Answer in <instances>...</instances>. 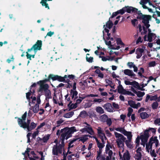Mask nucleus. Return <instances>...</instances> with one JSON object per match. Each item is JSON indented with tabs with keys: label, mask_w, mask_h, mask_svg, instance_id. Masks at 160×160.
I'll use <instances>...</instances> for the list:
<instances>
[{
	"label": "nucleus",
	"mask_w": 160,
	"mask_h": 160,
	"mask_svg": "<svg viewBox=\"0 0 160 160\" xmlns=\"http://www.w3.org/2000/svg\"><path fill=\"white\" fill-rule=\"evenodd\" d=\"M51 79H52L53 81L58 80L59 82L63 81L64 80V78H62L61 76L55 75L53 74H50L47 78L37 82V83L40 85V91L44 90V92H45L49 90L48 89L49 88L48 84H44V83L47 82H50Z\"/></svg>",
	"instance_id": "f257e3e1"
},
{
	"label": "nucleus",
	"mask_w": 160,
	"mask_h": 160,
	"mask_svg": "<svg viewBox=\"0 0 160 160\" xmlns=\"http://www.w3.org/2000/svg\"><path fill=\"white\" fill-rule=\"evenodd\" d=\"M115 137L117 138L116 140L117 145L118 147H123L124 146V142H125L127 147L130 149L133 148L132 142V140H126V138L122 134L117 132H114Z\"/></svg>",
	"instance_id": "f03ea898"
},
{
	"label": "nucleus",
	"mask_w": 160,
	"mask_h": 160,
	"mask_svg": "<svg viewBox=\"0 0 160 160\" xmlns=\"http://www.w3.org/2000/svg\"><path fill=\"white\" fill-rule=\"evenodd\" d=\"M77 131L76 127L74 126L70 128L65 127L60 130L61 132L60 137L67 140L69 138L72 137V134Z\"/></svg>",
	"instance_id": "7ed1b4c3"
},
{
	"label": "nucleus",
	"mask_w": 160,
	"mask_h": 160,
	"mask_svg": "<svg viewBox=\"0 0 160 160\" xmlns=\"http://www.w3.org/2000/svg\"><path fill=\"white\" fill-rule=\"evenodd\" d=\"M27 115V112H26L22 116L21 118L18 117H15V119H17L18 124L20 127L22 128L25 129L26 128H29V125L30 124L31 120L28 119L26 122L25 121L26 120Z\"/></svg>",
	"instance_id": "20e7f679"
},
{
	"label": "nucleus",
	"mask_w": 160,
	"mask_h": 160,
	"mask_svg": "<svg viewBox=\"0 0 160 160\" xmlns=\"http://www.w3.org/2000/svg\"><path fill=\"white\" fill-rule=\"evenodd\" d=\"M42 41L40 40H38L36 43L33 45L31 48L28 49V52H26L27 58L31 60V55L28 54V52H30L33 49L35 53L38 50H40L42 49Z\"/></svg>",
	"instance_id": "39448f33"
},
{
	"label": "nucleus",
	"mask_w": 160,
	"mask_h": 160,
	"mask_svg": "<svg viewBox=\"0 0 160 160\" xmlns=\"http://www.w3.org/2000/svg\"><path fill=\"white\" fill-rule=\"evenodd\" d=\"M30 150V148H27L25 152L22 153L24 156L25 159H27L28 158H29L30 160H35L36 159L39 158V157L33 151L30 152V155L29 153Z\"/></svg>",
	"instance_id": "423d86ee"
},
{
	"label": "nucleus",
	"mask_w": 160,
	"mask_h": 160,
	"mask_svg": "<svg viewBox=\"0 0 160 160\" xmlns=\"http://www.w3.org/2000/svg\"><path fill=\"white\" fill-rule=\"evenodd\" d=\"M62 152V146L61 144L57 146V145H54L52 150L53 155H58V153L61 154Z\"/></svg>",
	"instance_id": "0eeeda50"
},
{
	"label": "nucleus",
	"mask_w": 160,
	"mask_h": 160,
	"mask_svg": "<svg viewBox=\"0 0 160 160\" xmlns=\"http://www.w3.org/2000/svg\"><path fill=\"white\" fill-rule=\"evenodd\" d=\"M125 12L128 13H130L132 12L133 13H136L137 12L138 9L131 6L125 7Z\"/></svg>",
	"instance_id": "6e6552de"
},
{
	"label": "nucleus",
	"mask_w": 160,
	"mask_h": 160,
	"mask_svg": "<svg viewBox=\"0 0 160 160\" xmlns=\"http://www.w3.org/2000/svg\"><path fill=\"white\" fill-rule=\"evenodd\" d=\"M152 19V16L150 15L144 14L141 17H140L139 19L142 20V22L144 23L145 22H149Z\"/></svg>",
	"instance_id": "1a4fd4ad"
},
{
	"label": "nucleus",
	"mask_w": 160,
	"mask_h": 160,
	"mask_svg": "<svg viewBox=\"0 0 160 160\" xmlns=\"http://www.w3.org/2000/svg\"><path fill=\"white\" fill-rule=\"evenodd\" d=\"M103 107L108 112H113V109L111 104L110 103L105 104Z\"/></svg>",
	"instance_id": "9d476101"
},
{
	"label": "nucleus",
	"mask_w": 160,
	"mask_h": 160,
	"mask_svg": "<svg viewBox=\"0 0 160 160\" xmlns=\"http://www.w3.org/2000/svg\"><path fill=\"white\" fill-rule=\"evenodd\" d=\"M123 72L125 75H128L130 77H132L135 79H136L137 78H135V77L136 76V75L133 72L132 70L128 69H126L124 70Z\"/></svg>",
	"instance_id": "9b49d317"
},
{
	"label": "nucleus",
	"mask_w": 160,
	"mask_h": 160,
	"mask_svg": "<svg viewBox=\"0 0 160 160\" xmlns=\"http://www.w3.org/2000/svg\"><path fill=\"white\" fill-rule=\"evenodd\" d=\"M72 102L70 101L69 104L68 105V106L69 107L68 110V109H63L64 111L65 112L66 111H70L73 109L76 108L77 107L78 105L76 103H75L74 104H72Z\"/></svg>",
	"instance_id": "f8f14e48"
},
{
	"label": "nucleus",
	"mask_w": 160,
	"mask_h": 160,
	"mask_svg": "<svg viewBox=\"0 0 160 160\" xmlns=\"http://www.w3.org/2000/svg\"><path fill=\"white\" fill-rule=\"evenodd\" d=\"M123 134L127 136L128 141L132 140V132H131L127 131L125 130L123 132Z\"/></svg>",
	"instance_id": "ddd939ff"
},
{
	"label": "nucleus",
	"mask_w": 160,
	"mask_h": 160,
	"mask_svg": "<svg viewBox=\"0 0 160 160\" xmlns=\"http://www.w3.org/2000/svg\"><path fill=\"white\" fill-rule=\"evenodd\" d=\"M132 85L134 88H137L139 90L142 91H144V89L142 88L140 86L139 83L135 81L132 82Z\"/></svg>",
	"instance_id": "4468645a"
},
{
	"label": "nucleus",
	"mask_w": 160,
	"mask_h": 160,
	"mask_svg": "<svg viewBox=\"0 0 160 160\" xmlns=\"http://www.w3.org/2000/svg\"><path fill=\"white\" fill-rule=\"evenodd\" d=\"M97 131L98 135H101V136H103V139L104 138L105 140L107 139V138L105 136V134L103 132V131L101 130V127H98L97 129Z\"/></svg>",
	"instance_id": "2eb2a0df"
},
{
	"label": "nucleus",
	"mask_w": 160,
	"mask_h": 160,
	"mask_svg": "<svg viewBox=\"0 0 160 160\" xmlns=\"http://www.w3.org/2000/svg\"><path fill=\"white\" fill-rule=\"evenodd\" d=\"M149 132L148 128L145 130L143 134L141 135L140 137L148 139L150 136L149 133Z\"/></svg>",
	"instance_id": "dca6fc26"
},
{
	"label": "nucleus",
	"mask_w": 160,
	"mask_h": 160,
	"mask_svg": "<svg viewBox=\"0 0 160 160\" xmlns=\"http://www.w3.org/2000/svg\"><path fill=\"white\" fill-rule=\"evenodd\" d=\"M52 0H41L40 3L42 6H44L46 8H47L48 9H50L49 7L48 6V4L47 2L48 1H50Z\"/></svg>",
	"instance_id": "f3484780"
},
{
	"label": "nucleus",
	"mask_w": 160,
	"mask_h": 160,
	"mask_svg": "<svg viewBox=\"0 0 160 160\" xmlns=\"http://www.w3.org/2000/svg\"><path fill=\"white\" fill-rule=\"evenodd\" d=\"M113 25V22L112 21L110 20V19L109 18V20L106 22V25H104L103 26V28H104L105 26H106L107 28L110 29L112 28Z\"/></svg>",
	"instance_id": "a211bd4d"
},
{
	"label": "nucleus",
	"mask_w": 160,
	"mask_h": 160,
	"mask_svg": "<svg viewBox=\"0 0 160 160\" xmlns=\"http://www.w3.org/2000/svg\"><path fill=\"white\" fill-rule=\"evenodd\" d=\"M44 92L46 96V100L48 102V100L52 98L51 91L50 90H49L46 91Z\"/></svg>",
	"instance_id": "6ab92c4d"
},
{
	"label": "nucleus",
	"mask_w": 160,
	"mask_h": 160,
	"mask_svg": "<svg viewBox=\"0 0 160 160\" xmlns=\"http://www.w3.org/2000/svg\"><path fill=\"white\" fill-rule=\"evenodd\" d=\"M37 124L33 122H32L29 125V128H26L28 132L31 131L32 130L34 129L37 126Z\"/></svg>",
	"instance_id": "aec40b11"
},
{
	"label": "nucleus",
	"mask_w": 160,
	"mask_h": 160,
	"mask_svg": "<svg viewBox=\"0 0 160 160\" xmlns=\"http://www.w3.org/2000/svg\"><path fill=\"white\" fill-rule=\"evenodd\" d=\"M123 159L122 160H129L130 158V156L128 151L125 152L123 156Z\"/></svg>",
	"instance_id": "412c9836"
},
{
	"label": "nucleus",
	"mask_w": 160,
	"mask_h": 160,
	"mask_svg": "<svg viewBox=\"0 0 160 160\" xmlns=\"http://www.w3.org/2000/svg\"><path fill=\"white\" fill-rule=\"evenodd\" d=\"M154 137H153V136H152L150 138V139L149 142L148 143H147V144L149 145L150 146L149 149L150 150H152V144L154 143V142H152V141L154 142Z\"/></svg>",
	"instance_id": "4be33fe9"
},
{
	"label": "nucleus",
	"mask_w": 160,
	"mask_h": 160,
	"mask_svg": "<svg viewBox=\"0 0 160 160\" xmlns=\"http://www.w3.org/2000/svg\"><path fill=\"white\" fill-rule=\"evenodd\" d=\"M140 116L142 119H145L149 117V115L146 112H142L140 113Z\"/></svg>",
	"instance_id": "5701e85b"
},
{
	"label": "nucleus",
	"mask_w": 160,
	"mask_h": 160,
	"mask_svg": "<svg viewBox=\"0 0 160 160\" xmlns=\"http://www.w3.org/2000/svg\"><path fill=\"white\" fill-rule=\"evenodd\" d=\"M78 94V92L77 91H73L72 89H71L70 91V95L71 96L72 99H73L75 96H77Z\"/></svg>",
	"instance_id": "b1692460"
},
{
	"label": "nucleus",
	"mask_w": 160,
	"mask_h": 160,
	"mask_svg": "<svg viewBox=\"0 0 160 160\" xmlns=\"http://www.w3.org/2000/svg\"><path fill=\"white\" fill-rule=\"evenodd\" d=\"M74 112L73 111H71L63 115V117L66 118H70L74 115Z\"/></svg>",
	"instance_id": "393cba45"
},
{
	"label": "nucleus",
	"mask_w": 160,
	"mask_h": 160,
	"mask_svg": "<svg viewBox=\"0 0 160 160\" xmlns=\"http://www.w3.org/2000/svg\"><path fill=\"white\" fill-rule=\"evenodd\" d=\"M62 77L64 78V81H63V82H65L66 80L65 79H67V78H69L68 79H69H69L73 80L75 78V76H74V75L72 74L69 75L68 76L66 75H65L63 77Z\"/></svg>",
	"instance_id": "a878e982"
},
{
	"label": "nucleus",
	"mask_w": 160,
	"mask_h": 160,
	"mask_svg": "<svg viewBox=\"0 0 160 160\" xmlns=\"http://www.w3.org/2000/svg\"><path fill=\"white\" fill-rule=\"evenodd\" d=\"M96 111L97 112L101 114H103L104 112V110L101 107L99 106L97 107L96 108Z\"/></svg>",
	"instance_id": "bb28decb"
},
{
	"label": "nucleus",
	"mask_w": 160,
	"mask_h": 160,
	"mask_svg": "<svg viewBox=\"0 0 160 160\" xmlns=\"http://www.w3.org/2000/svg\"><path fill=\"white\" fill-rule=\"evenodd\" d=\"M140 139L141 140V144L142 145L143 147H145V145H146L148 139L142 138L140 137Z\"/></svg>",
	"instance_id": "cd10ccee"
},
{
	"label": "nucleus",
	"mask_w": 160,
	"mask_h": 160,
	"mask_svg": "<svg viewBox=\"0 0 160 160\" xmlns=\"http://www.w3.org/2000/svg\"><path fill=\"white\" fill-rule=\"evenodd\" d=\"M108 118V116L105 114L102 115L100 117L101 121L103 122H106Z\"/></svg>",
	"instance_id": "c85d7f7f"
},
{
	"label": "nucleus",
	"mask_w": 160,
	"mask_h": 160,
	"mask_svg": "<svg viewBox=\"0 0 160 160\" xmlns=\"http://www.w3.org/2000/svg\"><path fill=\"white\" fill-rule=\"evenodd\" d=\"M88 137V135H84L83 137H81L78 138L79 139L80 141H81L84 143L88 139V138L87 137Z\"/></svg>",
	"instance_id": "c756f323"
},
{
	"label": "nucleus",
	"mask_w": 160,
	"mask_h": 160,
	"mask_svg": "<svg viewBox=\"0 0 160 160\" xmlns=\"http://www.w3.org/2000/svg\"><path fill=\"white\" fill-rule=\"evenodd\" d=\"M128 104L131 107L134 108H136V104L134 101L132 100H129L128 101Z\"/></svg>",
	"instance_id": "7c9ffc66"
},
{
	"label": "nucleus",
	"mask_w": 160,
	"mask_h": 160,
	"mask_svg": "<svg viewBox=\"0 0 160 160\" xmlns=\"http://www.w3.org/2000/svg\"><path fill=\"white\" fill-rule=\"evenodd\" d=\"M50 136V135L49 134H48L42 138V140L43 141V142L44 143L47 142V141L49 139Z\"/></svg>",
	"instance_id": "2f4dec72"
},
{
	"label": "nucleus",
	"mask_w": 160,
	"mask_h": 160,
	"mask_svg": "<svg viewBox=\"0 0 160 160\" xmlns=\"http://www.w3.org/2000/svg\"><path fill=\"white\" fill-rule=\"evenodd\" d=\"M140 136H138L136 138L135 142L136 144V147L135 148H136L138 147L140 145Z\"/></svg>",
	"instance_id": "473e14b6"
},
{
	"label": "nucleus",
	"mask_w": 160,
	"mask_h": 160,
	"mask_svg": "<svg viewBox=\"0 0 160 160\" xmlns=\"http://www.w3.org/2000/svg\"><path fill=\"white\" fill-rule=\"evenodd\" d=\"M31 92H32V91L31 88L29 90V92L26 93V97L27 99L28 100L29 104L30 103V100L31 99V97H30V96L31 95Z\"/></svg>",
	"instance_id": "72a5a7b5"
},
{
	"label": "nucleus",
	"mask_w": 160,
	"mask_h": 160,
	"mask_svg": "<svg viewBox=\"0 0 160 160\" xmlns=\"http://www.w3.org/2000/svg\"><path fill=\"white\" fill-rule=\"evenodd\" d=\"M142 156V154L141 152H136L135 154V157L136 159L137 160H141Z\"/></svg>",
	"instance_id": "f704fd0d"
},
{
	"label": "nucleus",
	"mask_w": 160,
	"mask_h": 160,
	"mask_svg": "<svg viewBox=\"0 0 160 160\" xmlns=\"http://www.w3.org/2000/svg\"><path fill=\"white\" fill-rule=\"evenodd\" d=\"M39 105L36 104L33 108V111L34 113H37L39 110Z\"/></svg>",
	"instance_id": "c9c22d12"
},
{
	"label": "nucleus",
	"mask_w": 160,
	"mask_h": 160,
	"mask_svg": "<svg viewBox=\"0 0 160 160\" xmlns=\"http://www.w3.org/2000/svg\"><path fill=\"white\" fill-rule=\"evenodd\" d=\"M154 35L155 33H148V41L149 42H152V35Z\"/></svg>",
	"instance_id": "e433bc0d"
},
{
	"label": "nucleus",
	"mask_w": 160,
	"mask_h": 160,
	"mask_svg": "<svg viewBox=\"0 0 160 160\" xmlns=\"http://www.w3.org/2000/svg\"><path fill=\"white\" fill-rule=\"evenodd\" d=\"M117 43L118 45H121L123 46H124L125 44L122 42L120 38H118L116 39Z\"/></svg>",
	"instance_id": "4c0bfd02"
},
{
	"label": "nucleus",
	"mask_w": 160,
	"mask_h": 160,
	"mask_svg": "<svg viewBox=\"0 0 160 160\" xmlns=\"http://www.w3.org/2000/svg\"><path fill=\"white\" fill-rule=\"evenodd\" d=\"M144 50L143 49L138 48L136 50V53H138L142 55V53L144 52Z\"/></svg>",
	"instance_id": "58836bf2"
},
{
	"label": "nucleus",
	"mask_w": 160,
	"mask_h": 160,
	"mask_svg": "<svg viewBox=\"0 0 160 160\" xmlns=\"http://www.w3.org/2000/svg\"><path fill=\"white\" fill-rule=\"evenodd\" d=\"M87 115L86 111L85 110H83L81 111L79 115V116L82 118H84Z\"/></svg>",
	"instance_id": "ea45409f"
},
{
	"label": "nucleus",
	"mask_w": 160,
	"mask_h": 160,
	"mask_svg": "<svg viewBox=\"0 0 160 160\" xmlns=\"http://www.w3.org/2000/svg\"><path fill=\"white\" fill-rule=\"evenodd\" d=\"M158 106V104L157 102H153L152 105V108L153 109H157Z\"/></svg>",
	"instance_id": "a19ab883"
},
{
	"label": "nucleus",
	"mask_w": 160,
	"mask_h": 160,
	"mask_svg": "<svg viewBox=\"0 0 160 160\" xmlns=\"http://www.w3.org/2000/svg\"><path fill=\"white\" fill-rule=\"evenodd\" d=\"M137 94V96L139 98H141L145 94L144 92H141L140 91H138L137 92V93H136Z\"/></svg>",
	"instance_id": "79ce46f5"
},
{
	"label": "nucleus",
	"mask_w": 160,
	"mask_h": 160,
	"mask_svg": "<svg viewBox=\"0 0 160 160\" xmlns=\"http://www.w3.org/2000/svg\"><path fill=\"white\" fill-rule=\"evenodd\" d=\"M102 152V149H99V151H97V155L96 158V159H97V160H98L99 159V158L101 157V154Z\"/></svg>",
	"instance_id": "37998d69"
},
{
	"label": "nucleus",
	"mask_w": 160,
	"mask_h": 160,
	"mask_svg": "<svg viewBox=\"0 0 160 160\" xmlns=\"http://www.w3.org/2000/svg\"><path fill=\"white\" fill-rule=\"evenodd\" d=\"M70 82V80H69V79H67L65 82H65L68 83V84L67 87H66V88H70L72 87V84L70 83H69Z\"/></svg>",
	"instance_id": "c03bdc74"
},
{
	"label": "nucleus",
	"mask_w": 160,
	"mask_h": 160,
	"mask_svg": "<svg viewBox=\"0 0 160 160\" xmlns=\"http://www.w3.org/2000/svg\"><path fill=\"white\" fill-rule=\"evenodd\" d=\"M117 88L118 92L119 93H120L124 89L122 85H119L118 86Z\"/></svg>",
	"instance_id": "a18cd8bd"
},
{
	"label": "nucleus",
	"mask_w": 160,
	"mask_h": 160,
	"mask_svg": "<svg viewBox=\"0 0 160 160\" xmlns=\"http://www.w3.org/2000/svg\"><path fill=\"white\" fill-rule=\"evenodd\" d=\"M118 14H121L122 15L125 12V7L123 8L122 9L117 11Z\"/></svg>",
	"instance_id": "49530a36"
},
{
	"label": "nucleus",
	"mask_w": 160,
	"mask_h": 160,
	"mask_svg": "<svg viewBox=\"0 0 160 160\" xmlns=\"http://www.w3.org/2000/svg\"><path fill=\"white\" fill-rule=\"evenodd\" d=\"M115 130L118 132H121L123 134V132L124 131L126 130L125 129H124V128H116Z\"/></svg>",
	"instance_id": "de8ad7c7"
},
{
	"label": "nucleus",
	"mask_w": 160,
	"mask_h": 160,
	"mask_svg": "<svg viewBox=\"0 0 160 160\" xmlns=\"http://www.w3.org/2000/svg\"><path fill=\"white\" fill-rule=\"evenodd\" d=\"M106 122L108 126H110L112 124V121L111 118H108Z\"/></svg>",
	"instance_id": "09e8293b"
},
{
	"label": "nucleus",
	"mask_w": 160,
	"mask_h": 160,
	"mask_svg": "<svg viewBox=\"0 0 160 160\" xmlns=\"http://www.w3.org/2000/svg\"><path fill=\"white\" fill-rule=\"evenodd\" d=\"M79 98L80 99H77L76 100V103L77 105L80 103L82 101V100L85 98V97L82 98L80 97H79Z\"/></svg>",
	"instance_id": "8fccbe9b"
},
{
	"label": "nucleus",
	"mask_w": 160,
	"mask_h": 160,
	"mask_svg": "<svg viewBox=\"0 0 160 160\" xmlns=\"http://www.w3.org/2000/svg\"><path fill=\"white\" fill-rule=\"evenodd\" d=\"M136 13H137L138 15V16L137 17V19H139L140 17H141L142 16H143L144 14H142V13L141 12V11H137V12H136Z\"/></svg>",
	"instance_id": "3c124183"
},
{
	"label": "nucleus",
	"mask_w": 160,
	"mask_h": 160,
	"mask_svg": "<svg viewBox=\"0 0 160 160\" xmlns=\"http://www.w3.org/2000/svg\"><path fill=\"white\" fill-rule=\"evenodd\" d=\"M38 133L39 131L37 130L34 132L32 135V138L34 139L35 138L36 136L38 134Z\"/></svg>",
	"instance_id": "603ef678"
},
{
	"label": "nucleus",
	"mask_w": 160,
	"mask_h": 160,
	"mask_svg": "<svg viewBox=\"0 0 160 160\" xmlns=\"http://www.w3.org/2000/svg\"><path fill=\"white\" fill-rule=\"evenodd\" d=\"M110 148H112V146L110 144H107L106 147V153H107L108 151L110 150Z\"/></svg>",
	"instance_id": "864d4df0"
},
{
	"label": "nucleus",
	"mask_w": 160,
	"mask_h": 160,
	"mask_svg": "<svg viewBox=\"0 0 160 160\" xmlns=\"http://www.w3.org/2000/svg\"><path fill=\"white\" fill-rule=\"evenodd\" d=\"M97 146L99 149H102L104 146V145L100 142L97 144Z\"/></svg>",
	"instance_id": "5fc2aeb1"
},
{
	"label": "nucleus",
	"mask_w": 160,
	"mask_h": 160,
	"mask_svg": "<svg viewBox=\"0 0 160 160\" xmlns=\"http://www.w3.org/2000/svg\"><path fill=\"white\" fill-rule=\"evenodd\" d=\"M149 66L150 67H154L156 65V63L155 61H152L149 62L148 64Z\"/></svg>",
	"instance_id": "6e6d98bb"
},
{
	"label": "nucleus",
	"mask_w": 160,
	"mask_h": 160,
	"mask_svg": "<svg viewBox=\"0 0 160 160\" xmlns=\"http://www.w3.org/2000/svg\"><path fill=\"white\" fill-rule=\"evenodd\" d=\"M148 129H149V131H151L154 134H155L156 131V128H154L149 127L148 128Z\"/></svg>",
	"instance_id": "4d7b16f0"
},
{
	"label": "nucleus",
	"mask_w": 160,
	"mask_h": 160,
	"mask_svg": "<svg viewBox=\"0 0 160 160\" xmlns=\"http://www.w3.org/2000/svg\"><path fill=\"white\" fill-rule=\"evenodd\" d=\"M105 42L106 45L109 46L110 48L113 46L114 44L112 45L111 44V42L110 41H109L108 42L106 41H105Z\"/></svg>",
	"instance_id": "13d9d810"
},
{
	"label": "nucleus",
	"mask_w": 160,
	"mask_h": 160,
	"mask_svg": "<svg viewBox=\"0 0 160 160\" xmlns=\"http://www.w3.org/2000/svg\"><path fill=\"white\" fill-rule=\"evenodd\" d=\"M157 136H155L154 137V142H155V146L156 147H157L159 144V141L157 139Z\"/></svg>",
	"instance_id": "bf43d9fd"
},
{
	"label": "nucleus",
	"mask_w": 160,
	"mask_h": 160,
	"mask_svg": "<svg viewBox=\"0 0 160 160\" xmlns=\"http://www.w3.org/2000/svg\"><path fill=\"white\" fill-rule=\"evenodd\" d=\"M86 59L87 61L89 62H93V58L92 57H90L88 58L87 57H86Z\"/></svg>",
	"instance_id": "052dcab7"
},
{
	"label": "nucleus",
	"mask_w": 160,
	"mask_h": 160,
	"mask_svg": "<svg viewBox=\"0 0 160 160\" xmlns=\"http://www.w3.org/2000/svg\"><path fill=\"white\" fill-rule=\"evenodd\" d=\"M81 131V132H85V131H86L87 132H88V133H89V134L92 135V133H91V132H90L89 131H88V129H87V128H83L80 131Z\"/></svg>",
	"instance_id": "680f3d73"
},
{
	"label": "nucleus",
	"mask_w": 160,
	"mask_h": 160,
	"mask_svg": "<svg viewBox=\"0 0 160 160\" xmlns=\"http://www.w3.org/2000/svg\"><path fill=\"white\" fill-rule=\"evenodd\" d=\"M158 99V96L157 95H155L153 96H152L150 97V100L152 101V100H156L157 99Z\"/></svg>",
	"instance_id": "e2e57ef3"
},
{
	"label": "nucleus",
	"mask_w": 160,
	"mask_h": 160,
	"mask_svg": "<svg viewBox=\"0 0 160 160\" xmlns=\"http://www.w3.org/2000/svg\"><path fill=\"white\" fill-rule=\"evenodd\" d=\"M103 101V99L102 98L100 99H96L95 98L93 100L94 102H98L99 103H100L101 102Z\"/></svg>",
	"instance_id": "0e129e2a"
},
{
	"label": "nucleus",
	"mask_w": 160,
	"mask_h": 160,
	"mask_svg": "<svg viewBox=\"0 0 160 160\" xmlns=\"http://www.w3.org/2000/svg\"><path fill=\"white\" fill-rule=\"evenodd\" d=\"M63 122V120L62 118H60L59 120H58L57 122V123L58 125L56 127H58Z\"/></svg>",
	"instance_id": "69168bd1"
},
{
	"label": "nucleus",
	"mask_w": 160,
	"mask_h": 160,
	"mask_svg": "<svg viewBox=\"0 0 160 160\" xmlns=\"http://www.w3.org/2000/svg\"><path fill=\"white\" fill-rule=\"evenodd\" d=\"M112 105L116 109H119V107L118 104L116 103L115 102H113L112 103Z\"/></svg>",
	"instance_id": "338daca9"
},
{
	"label": "nucleus",
	"mask_w": 160,
	"mask_h": 160,
	"mask_svg": "<svg viewBox=\"0 0 160 160\" xmlns=\"http://www.w3.org/2000/svg\"><path fill=\"white\" fill-rule=\"evenodd\" d=\"M127 65L130 68H131L133 67V66L135 65L133 62H128L127 63Z\"/></svg>",
	"instance_id": "774afa93"
}]
</instances>
